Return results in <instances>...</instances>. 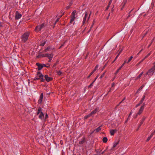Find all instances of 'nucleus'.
<instances>
[{
    "label": "nucleus",
    "instance_id": "obj_61",
    "mask_svg": "<svg viewBox=\"0 0 155 155\" xmlns=\"http://www.w3.org/2000/svg\"><path fill=\"white\" fill-rule=\"evenodd\" d=\"M143 102V101H142L141 100H140V101L139 103L140 105L141 104H142Z\"/></svg>",
    "mask_w": 155,
    "mask_h": 155
},
{
    "label": "nucleus",
    "instance_id": "obj_38",
    "mask_svg": "<svg viewBox=\"0 0 155 155\" xmlns=\"http://www.w3.org/2000/svg\"><path fill=\"white\" fill-rule=\"evenodd\" d=\"M46 41H44V42L43 43H41L40 44V45L42 46H44V45H45V44L46 43Z\"/></svg>",
    "mask_w": 155,
    "mask_h": 155
},
{
    "label": "nucleus",
    "instance_id": "obj_40",
    "mask_svg": "<svg viewBox=\"0 0 155 155\" xmlns=\"http://www.w3.org/2000/svg\"><path fill=\"white\" fill-rule=\"evenodd\" d=\"M94 71H92L91 73L87 77V78H89L93 74V73H94Z\"/></svg>",
    "mask_w": 155,
    "mask_h": 155
},
{
    "label": "nucleus",
    "instance_id": "obj_59",
    "mask_svg": "<svg viewBox=\"0 0 155 155\" xmlns=\"http://www.w3.org/2000/svg\"><path fill=\"white\" fill-rule=\"evenodd\" d=\"M154 134L153 133H152L150 135V136H149L151 138V137H152V136H153V135H154Z\"/></svg>",
    "mask_w": 155,
    "mask_h": 155
},
{
    "label": "nucleus",
    "instance_id": "obj_42",
    "mask_svg": "<svg viewBox=\"0 0 155 155\" xmlns=\"http://www.w3.org/2000/svg\"><path fill=\"white\" fill-rule=\"evenodd\" d=\"M42 65H43V67H46L47 68L50 67L49 65L48 66H47L46 64H42Z\"/></svg>",
    "mask_w": 155,
    "mask_h": 155
},
{
    "label": "nucleus",
    "instance_id": "obj_7",
    "mask_svg": "<svg viewBox=\"0 0 155 155\" xmlns=\"http://www.w3.org/2000/svg\"><path fill=\"white\" fill-rule=\"evenodd\" d=\"M53 54H45V57H47L48 58H52L53 56Z\"/></svg>",
    "mask_w": 155,
    "mask_h": 155
},
{
    "label": "nucleus",
    "instance_id": "obj_13",
    "mask_svg": "<svg viewBox=\"0 0 155 155\" xmlns=\"http://www.w3.org/2000/svg\"><path fill=\"white\" fill-rule=\"evenodd\" d=\"M143 109L144 108L142 107H140L138 112L137 113V114L140 115L143 112Z\"/></svg>",
    "mask_w": 155,
    "mask_h": 155
},
{
    "label": "nucleus",
    "instance_id": "obj_28",
    "mask_svg": "<svg viewBox=\"0 0 155 155\" xmlns=\"http://www.w3.org/2000/svg\"><path fill=\"white\" fill-rule=\"evenodd\" d=\"M123 50V48H121V49L120 48L119 49V50L118 51L119 52V53L118 54V55H119L121 53Z\"/></svg>",
    "mask_w": 155,
    "mask_h": 155
},
{
    "label": "nucleus",
    "instance_id": "obj_15",
    "mask_svg": "<svg viewBox=\"0 0 155 155\" xmlns=\"http://www.w3.org/2000/svg\"><path fill=\"white\" fill-rule=\"evenodd\" d=\"M44 117V114L42 112H41L39 116V117L40 119H42Z\"/></svg>",
    "mask_w": 155,
    "mask_h": 155
},
{
    "label": "nucleus",
    "instance_id": "obj_9",
    "mask_svg": "<svg viewBox=\"0 0 155 155\" xmlns=\"http://www.w3.org/2000/svg\"><path fill=\"white\" fill-rule=\"evenodd\" d=\"M127 0H124L123 2H122L121 5H122V7L121 8V10H122L123 8H124L125 5H126V3H127Z\"/></svg>",
    "mask_w": 155,
    "mask_h": 155
},
{
    "label": "nucleus",
    "instance_id": "obj_58",
    "mask_svg": "<svg viewBox=\"0 0 155 155\" xmlns=\"http://www.w3.org/2000/svg\"><path fill=\"white\" fill-rule=\"evenodd\" d=\"M48 115L47 114H45V119H46V118H48Z\"/></svg>",
    "mask_w": 155,
    "mask_h": 155
},
{
    "label": "nucleus",
    "instance_id": "obj_32",
    "mask_svg": "<svg viewBox=\"0 0 155 155\" xmlns=\"http://www.w3.org/2000/svg\"><path fill=\"white\" fill-rule=\"evenodd\" d=\"M50 48V47H48L46 49L44 50L45 52H46L48 51L49 50Z\"/></svg>",
    "mask_w": 155,
    "mask_h": 155
},
{
    "label": "nucleus",
    "instance_id": "obj_30",
    "mask_svg": "<svg viewBox=\"0 0 155 155\" xmlns=\"http://www.w3.org/2000/svg\"><path fill=\"white\" fill-rule=\"evenodd\" d=\"M39 26H36L35 27V31H38V29H39Z\"/></svg>",
    "mask_w": 155,
    "mask_h": 155
},
{
    "label": "nucleus",
    "instance_id": "obj_55",
    "mask_svg": "<svg viewBox=\"0 0 155 155\" xmlns=\"http://www.w3.org/2000/svg\"><path fill=\"white\" fill-rule=\"evenodd\" d=\"M106 65H107V64H105L104 66L103 67V68L102 69V71H103V69H104L106 67Z\"/></svg>",
    "mask_w": 155,
    "mask_h": 155
},
{
    "label": "nucleus",
    "instance_id": "obj_8",
    "mask_svg": "<svg viewBox=\"0 0 155 155\" xmlns=\"http://www.w3.org/2000/svg\"><path fill=\"white\" fill-rule=\"evenodd\" d=\"M43 94L42 93L40 95V98L38 101V103L39 104H40L42 102L43 99Z\"/></svg>",
    "mask_w": 155,
    "mask_h": 155
},
{
    "label": "nucleus",
    "instance_id": "obj_26",
    "mask_svg": "<svg viewBox=\"0 0 155 155\" xmlns=\"http://www.w3.org/2000/svg\"><path fill=\"white\" fill-rule=\"evenodd\" d=\"M146 117L145 116H143L142 118V119L141 120V122L140 123H141V124H143V122L144 121V120H145V119H146Z\"/></svg>",
    "mask_w": 155,
    "mask_h": 155
},
{
    "label": "nucleus",
    "instance_id": "obj_17",
    "mask_svg": "<svg viewBox=\"0 0 155 155\" xmlns=\"http://www.w3.org/2000/svg\"><path fill=\"white\" fill-rule=\"evenodd\" d=\"M117 130H111L110 131V133L111 135H114L115 131H117Z\"/></svg>",
    "mask_w": 155,
    "mask_h": 155
},
{
    "label": "nucleus",
    "instance_id": "obj_14",
    "mask_svg": "<svg viewBox=\"0 0 155 155\" xmlns=\"http://www.w3.org/2000/svg\"><path fill=\"white\" fill-rule=\"evenodd\" d=\"M102 125H101L97 127V128L96 129L94 130V131H96V133H97L99 132L101 130V127H102Z\"/></svg>",
    "mask_w": 155,
    "mask_h": 155
},
{
    "label": "nucleus",
    "instance_id": "obj_1",
    "mask_svg": "<svg viewBox=\"0 0 155 155\" xmlns=\"http://www.w3.org/2000/svg\"><path fill=\"white\" fill-rule=\"evenodd\" d=\"M29 35V33L26 32L21 37V41L23 43H25L28 39Z\"/></svg>",
    "mask_w": 155,
    "mask_h": 155
},
{
    "label": "nucleus",
    "instance_id": "obj_47",
    "mask_svg": "<svg viewBox=\"0 0 155 155\" xmlns=\"http://www.w3.org/2000/svg\"><path fill=\"white\" fill-rule=\"evenodd\" d=\"M145 97H146L145 96V95H144L143 96V97L141 99V100L142 101H144V99H145Z\"/></svg>",
    "mask_w": 155,
    "mask_h": 155
},
{
    "label": "nucleus",
    "instance_id": "obj_39",
    "mask_svg": "<svg viewBox=\"0 0 155 155\" xmlns=\"http://www.w3.org/2000/svg\"><path fill=\"white\" fill-rule=\"evenodd\" d=\"M106 72V71H105L104 73H103V74L101 75V77H100V78H102L104 75L105 74Z\"/></svg>",
    "mask_w": 155,
    "mask_h": 155
},
{
    "label": "nucleus",
    "instance_id": "obj_62",
    "mask_svg": "<svg viewBox=\"0 0 155 155\" xmlns=\"http://www.w3.org/2000/svg\"><path fill=\"white\" fill-rule=\"evenodd\" d=\"M140 105V104L138 103V104H137L136 105V106H135V107L136 108H137V107H138V106H139Z\"/></svg>",
    "mask_w": 155,
    "mask_h": 155
},
{
    "label": "nucleus",
    "instance_id": "obj_31",
    "mask_svg": "<svg viewBox=\"0 0 155 155\" xmlns=\"http://www.w3.org/2000/svg\"><path fill=\"white\" fill-rule=\"evenodd\" d=\"M125 98H126L125 97H124L123 98V99L122 100V101L121 102H120L118 105H117V106L116 107H117V106H119L120 105V104H121V103L123 102V101L124 100H125Z\"/></svg>",
    "mask_w": 155,
    "mask_h": 155
},
{
    "label": "nucleus",
    "instance_id": "obj_64",
    "mask_svg": "<svg viewBox=\"0 0 155 155\" xmlns=\"http://www.w3.org/2000/svg\"><path fill=\"white\" fill-rule=\"evenodd\" d=\"M119 55H118V54L116 56V57H115L114 60V61H115L116 59L117 58H118V57Z\"/></svg>",
    "mask_w": 155,
    "mask_h": 155
},
{
    "label": "nucleus",
    "instance_id": "obj_45",
    "mask_svg": "<svg viewBox=\"0 0 155 155\" xmlns=\"http://www.w3.org/2000/svg\"><path fill=\"white\" fill-rule=\"evenodd\" d=\"M132 11V10H131L130 11V12H129L128 13V14H129V15H128V16H127V18H129L131 15L130 14V13Z\"/></svg>",
    "mask_w": 155,
    "mask_h": 155
},
{
    "label": "nucleus",
    "instance_id": "obj_50",
    "mask_svg": "<svg viewBox=\"0 0 155 155\" xmlns=\"http://www.w3.org/2000/svg\"><path fill=\"white\" fill-rule=\"evenodd\" d=\"M145 105H146L144 103H143V104H142V105L141 106V107H143V108H144V106H145Z\"/></svg>",
    "mask_w": 155,
    "mask_h": 155
},
{
    "label": "nucleus",
    "instance_id": "obj_6",
    "mask_svg": "<svg viewBox=\"0 0 155 155\" xmlns=\"http://www.w3.org/2000/svg\"><path fill=\"white\" fill-rule=\"evenodd\" d=\"M45 80L48 82H49L50 81H52L53 80V78L48 77L47 75H45Z\"/></svg>",
    "mask_w": 155,
    "mask_h": 155
},
{
    "label": "nucleus",
    "instance_id": "obj_48",
    "mask_svg": "<svg viewBox=\"0 0 155 155\" xmlns=\"http://www.w3.org/2000/svg\"><path fill=\"white\" fill-rule=\"evenodd\" d=\"M37 75H41V74H42V73L40 71H38L37 73Z\"/></svg>",
    "mask_w": 155,
    "mask_h": 155
},
{
    "label": "nucleus",
    "instance_id": "obj_63",
    "mask_svg": "<svg viewBox=\"0 0 155 155\" xmlns=\"http://www.w3.org/2000/svg\"><path fill=\"white\" fill-rule=\"evenodd\" d=\"M49 59L48 62H50L52 60V58H49Z\"/></svg>",
    "mask_w": 155,
    "mask_h": 155
},
{
    "label": "nucleus",
    "instance_id": "obj_56",
    "mask_svg": "<svg viewBox=\"0 0 155 155\" xmlns=\"http://www.w3.org/2000/svg\"><path fill=\"white\" fill-rule=\"evenodd\" d=\"M112 0H110V1L109 2V4H108V5H110L112 3Z\"/></svg>",
    "mask_w": 155,
    "mask_h": 155
},
{
    "label": "nucleus",
    "instance_id": "obj_4",
    "mask_svg": "<svg viewBox=\"0 0 155 155\" xmlns=\"http://www.w3.org/2000/svg\"><path fill=\"white\" fill-rule=\"evenodd\" d=\"M36 65L38 67V71L41 70L43 68L42 64H40L38 63H37L36 64Z\"/></svg>",
    "mask_w": 155,
    "mask_h": 155
},
{
    "label": "nucleus",
    "instance_id": "obj_34",
    "mask_svg": "<svg viewBox=\"0 0 155 155\" xmlns=\"http://www.w3.org/2000/svg\"><path fill=\"white\" fill-rule=\"evenodd\" d=\"M57 73L59 76L61 75L62 74V72L60 71H57Z\"/></svg>",
    "mask_w": 155,
    "mask_h": 155
},
{
    "label": "nucleus",
    "instance_id": "obj_54",
    "mask_svg": "<svg viewBox=\"0 0 155 155\" xmlns=\"http://www.w3.org/2000/svg\"><path fill=\"white\" fill-rule=\"evenodd\" d=\"M110 7V5H108L107 6V7H106V8L105 9V10H107L108 8H109Z\"/></svg>",
    "mask_w": 155,
    "mask_h": 155
},
{
    "label": "nucleus",
    "instance_id": "obj_37",
    "mask_svg": "<svg viewBox=\"0 0 155 155\" xmlns=\"http://www.w3.org/2000/svg\"><path fill=\"white\" fill-rule=\"evenodd\" d=\"M98 65H97L96 66L94 69L93 71H94H94L97 70V68H98Z\"/></svg>",
    "mask_w": 155,
    "mask_h": 155
},
{
    "label": "nucleus",
    "instance_id": "obj_22",
    "mask_svg": "<svg viewBox=\"0 0 155 155\" xmlns=\"http://www.w3.org/2000/svg\"><path fill=\"white\" fill-rule=\"evenodd\" d=\"M85 138H84L82 140H81V141H80L79 142V143L80 144H83L85 142Z\"/></svg>",
    "mask_w": 155,
    "mask_h": 155
},
{
    "label": "nucleus",
    "instance_id": "obj_51",
    "mask_svg": "<svg viewBox=\"0 0 155 155\" xmlns=\"http://www.w3.org/2000/svg\"><path fill=\"white\" fill-rule=\"evenodd\" d=\"M151 138L150 137H149L147 139V140H146V141L147 142H148V141L150 140V139Z\"/></svg>",
    "mask_w": 155,
    "mask_h": 155
},
{
    "label": "nucleus",
    "instance_id": "obj_18",
    "mask_svg": "<svg viewBox=\"0 0 155 155\" xmlns=\"http://www.w3.org/2000/svg\"><path fill=\"white\" fill-rule=\"evenodd\" d=\"M38 26H39V28L38 30L40 31L42 28L44 27L45 25L44 23H43L41 25H39Z\"/></svg>",
    "mask_w": 155,
    "mask_h": 155
},
{
    "label": "nucleus",
    "instance_id": "obj_33",
    "mask_svg": "<svg viewBox=\"0 0 155 155\" xmlns=\"http://www.w3.org/2000/svg\"><path fill=\"white\" fill-rule=\"evenodd\" d=\"M95 81V80H94L92 82L89 86L88 87L91 88L92 87V86L93 85V84L94 83Z\"/></svg>",
    "mask_w": 155,
    "mask_h": 155
},
{
    "label": "nucleus",
    "instance_id": "obj_16",
    "mask_svg": "<svg viewBox=\"0 0 155 155\" xmlns=\"http://www.w3.org/2000/svg\"><path fill=\"white\" fill-rule=\"evenodd\" d=\"M44 57H45V54H40L37 56L36 58H39Z\"/></svg>",
    "mask_w": 155,
    "mask_h": 155
},
{
    "label": "nucleus",
    "instance_id": "obj_53",
    "mask_svg": "<svg viewBox=\"0 0 155 155\" xmlns=\"http://www.w3.org/2000/svg\"><path fill=\"white\" fill-rule=\"evenodd\" d=\"M114 5L113 6V7L112 8V9H111V13H112L114 11Z\"/></svg>",
    "mask_w": 155,
    "mask_h": 155
},
{
    "label": "nucleus",
    "instance_id": "obj_52",
    "mask_svg": "<svg viewBox=\"0 0 155 155\" xmlns=\"http://www.w3.org/2000/svg\"><path fill=\"white\" fill-rule=\"evenodd\" d=\"M93 25H91V27H90V29H89V31L87 32V33H88L90 32V31L91 30V28L93 27Z\"/></svg>",
    "mask_w": 155,
    "mask_h": 155
},
{
    "label": "nucleus",
    "instance_id": "obj_43",
    "mask_svg": "<svg viewBox=\"0 0 155 155\" xmlns=\"http://www.w3.org/2000/svg\"><path fill=\"white\" fill-rule=\"evenodd\" d=\"M60 19V18H57V19H56V21H55L54 23V25H55L56 23H57L58 22L59 20Z\"/></svg>",
    "mask_w": 155,
    "mask_h": 155
},
{
    "label": "nucleus",
    "instance_id": "obj_20",
    "mask_svg": "<svg viewBox=\"0 0 155 155\" xmlns=\"http://www.w3.org/2000/svg\"><path fill=\"white\" fill-rule=\"evenodd\" d=\"M42 108L41 107H39L38 109V111L37 112V115H38L40 113H41V112H42L41 111V110H42Z\"/></svg>",
    "mask_w": 155,
    "mask_h": 155
},
{
    "label": "nucleus",
    "instance_id": "obj_41",
    "mask_svg": "<svg viewBox=\"0 0 155 155\" xmlns=\"http://www.w3.org/2000/svg\"><path fill=\"white\" fill-rule=\"evenodd\" d=\"M143 73V72H142L140 74L138 75V76L137 78H140L141 77V76H142V75Z\"/></svg>",
    "mask_w": 155,
    "mask_h": 155
},
{
    "label": "nucleus",
    "instance_id": "obj_35",
    "mask_svg": "<svg viewBox=\"0 0 155 155\" xmlns=\"http://www.w3.org/2000/svg\"><path fill=\"white\" fill-rule=\"evenodd\" d=\"M151 51H150V53H148L147 55H146L144 58V59H145L146 58L148 57L151 54Z\"/></svg>",
    "mask_w": 155,
    "mask_h": 155
},
{
    "label": "nucleus",
    "instance_id": "obj_36",
    "mask_svg": "<svg viewBox=\"0 0 155 155\" xmlns=\"http://www.w3.org/2000/svg\"><path fill=\"white\" fill-rule=\"evenodd\" d=\"M154 2H154V1H153L152 2V3L151 4V7H152V8H153V7L154 4Z\"/></svg>",
    "mask_w": 155,
    "mask_h": 155
},
{
    "label": "nucleus",
    "instance_id": "obj_60",
    "mask_svg": "<svg viewBox=\"0 0 155 155\" xmlns=\"http://www.w3.org/2000/svg\"><path fill=\"white\" fill-rule=\"evenodd\" d=\"M145 60L144 58H143L142 60H141V61L138 63V64H137V65H138L139 64H140L141 62H142L143 60Z\"/></svg>",
    "mask_w": 155,
    "mask_h": 155
},
{
    "label": "nucleus",
    "instance_id": "obj_5",
    "mask_svg": "<svg viewBox=\"0 0 155 155\" xmlns=\"http://www.w3.org/2000/svg\"><path fill=\"white\" fill-rule=\"evenodd\" d=\"M21 14L19 13L18 11H17L15 13V18L16 19H18L21 18Z\"/></svg>",
    "mask_w": 155,
    "mask_h": 155
},
{
    "label": "nucleus",
    "instance_id": "obj_29",
    "mask_svg": "<svg viewBox=\"0 0 155 155\" xmlns=\"http://www.w3.org/2000/svg\"><path fill=\"white\" fill-rule=\"evenodd\" d=\"M133 58V56H130V57L128 61L127 62V63H128L131 61Z\"/></svg>",
    "mask_w": 155,
    "mask_h": 155
},
{
    "label": "nucleus",
    "instance_id": "obj_3",
    "mask_svg": "<svg viewBox=\"0 0 155 155\" xmlns=\"http://www.w3.org/2000/svg\"><path fill=\"white\" fill-rule=\"evenodd\" d=\"M155 70V66H153L147 72V74L149 75L150 73L152 74L154 73V70Z\"/></svg>",
    "mask_w": 155,
    "mask_h": 155
},
{
    "label": "nucleus",
    "instance_id": "obj_10",
    "mask_svg": "<svg viewBox=\"0 0 155 155\" xmlns=\"http://www.w3.org/2000/svg\"><path fill=\"white\" fill-rule=\"evenodd\" d=\"M40 78V81L41 82H44L45 81V80L44 79L43 77L44 76L43 74H41V75H39L38 76Z\"/></svg>",
    "mask_w": 155,
    "mask_h": 155
},
{
    "label": "nucleus",
    "instance_id": "obj_57",
    "mask_svg": "<svg viewBox=\"0 0 155 155\" xmlns=\"http://www.w3.org/2000/svg\"><path fill=\"white\" fill-rule=\"evenodd\" d=\"M143 49L142 48V49L137 54V55H139V54L142 51H143Z\"/></svg>",
    "mask_w": 155,
    "mask_h": 155
},
{
    "label": "nucleus",
    "instance_id": "obj_46",
    "mask_svg": "<svg viewBox=\"0 0 155 155\" xmlns=\"http://www.w3.org/2000/svg\"><path fill=\"white\" fill-rule=\"evenodd\" d=\"M154 39V38L153 39L152 41V42H151V43L149 45H148V48H149V47L151 46V45L152 44V42H153V40Z\"/></svg>",
    "mask_w": 155,
    "mask_h": 155
},
{
    "label": "nucleus",
    "instance_id": "obj_49",
    "mask_svg": "<svg viewBox=\"0 0 155 155\" xmlns=\"http://www.w3.org/2000/svg\"><path fill=\"white\" fill-rule=\"evenodd\" d=\"M65 42H64V43L62 44L60 46V47H59V49H60L61 48H62V46L64 45V44H65Z\"/></svg>",
    "mask_w": 155,
    "mask_h": 155
},
{
    "label": "nucleus",
    "instance_id": "obj_27",
    "mask_svg": "<svg viewBox=\"0 0 155 155\" xmlns=\"http://www.w3.org/2000/svg\"><path fill=\"white\" fill-rule=\"evenodd\" d=\"M91 116V114L90 113V114L87 115L85 116V117H84V119H85V120L87 119L88 118L90 117Z\"/></svg>",
    "mask_w": 155,
    "mask_h": 155
},
{
    "label": "nucleus",
    "instance_id": "obj_44",
    "mask_svg": "<svg viewBox=\"0 0 155 155\" xmlns=\"http://www.w3.org/2000/svg\"><path fill=\"white\" fill-rule=\"evenodd\" d=\"M40 78V77H39L38 78L37 77V76L34 79V80L36 81V80H39Z\"/></svg>",
    "mask_w": 155,
    "mask_h": 155
},
{
    "label": "nucleus",
    "instance_id": "obj_2",
    "mask_svg": "<svg viewBox=\"0 0 155 155\" xmlns=\"http://www.w3.org/2000/svg\"><path fill=\"white\" fill-rule=\"evenodd\" d=\"M77 11L76 10H74L72 12L71 18V20L69 22V24H71L75 19V15L76 14Z\"/></svg>",
    "mask_w": 155,
    "mask_h": 155
},
{
    "label": "nucleus",
    "instance_id": "obj_12",
    "mask_svg": "<svg viewBox=\"0 0 155 155\" xmlns=\"http://www.w3.org/2000/svg\"><path fill=\"white\" fill-rule=\"evenodd\" d=\"M98 108H96L94 110L92 111L90 113V114L91 115H92L93 114H95L97 113V111H98Z\"/></svg>",
    "mask_w": 155,
    "mask_h": 155
},
{
    "label": "nucleus",
    "instance_id": "obj_21",
    "mask_svg": "<svg viewBox=\"0 0 155 155\" xmlns=\"http://www.w3.org/2000/svg\"><path fill=\"white\" fill-rule=\"evenodd\" d=\"M103 142L104 143H106L107 141V138L106 137H104L103 138Z\"/></svg>",
    "mask_w": 155,
    "mask_h": 155
},
{
    "label": "nucleus",
    "instance_id": "obj_24",
    "mask_svg": "<svg viewBox=\"0 0 155 155\" xmlns=\"http://www.w3.org/2000/svg\"><path fill=\"white\" fill-rule=\"evenodd\" d=\"M119 141H120V140H119L117 142L115 143H114V144L113 145V146L112 147V148H115L116 146L119 144Z\"/></svg>",
    "mask_w": 155,
    "mask_h": 155
},
{
    "label": "nucleus",
    "instance_id": "obj_25",
    "mask_svg": "<svg viewBox=\"0 0 155 155\" xmlns=\"http://www.w3.org/2000/svg\"><path fill=\"white\" fill-rule=\"evenodd\" d=\"M95 151L97 153V155H101V150L99 151V150H95Z\"/></svg>",
    "mask_w": 155,
    "mask_h": 155
},
{
    "label": "nucleus",
    "instance_id": "obj_11",
    "mask_svg": "<svg viewBox=\"0 0 155 155\" xmlns=\"http://www.w3.org/2000/svg\"><path fill=\"white\" fill-rule=\"evenodd\" d=\"M87 15H88V14H87V12H85V16L83 20V25L85 23V22L86 21L87 17Z\"/></svg>",
    "mask_w": 155,
    "mask_h": 155
},
{
    "label": "nucleus",
    "instance_id": "obj_19",
    "mask_svg": "<svg viewBox=\"0 0 155 155\" xmlns=\"http://www.w3.org/2000/svg\"><path fill=\"white\" fill-rule=\"evenodd\" d=\"M124 66V64H122L121 66L117 70L116 72L115 73V74H117V73L119 72V71Z\"/></svg>",
    "mask_w": 155,
    "mask_h": 155
},
{
    "label": "nucleus",
    "instance_id": "obj_23",
    "mask_svg": "<svg viewBox=\"0 0 155 155\" xmlns=\"http://www.w3.org/2000/svg\"><path fill=\"white\" fill-rule=\"evenodd\" d=\"M144 85L143 84L142 86L138 89L136 93L138 92L141 89L143 88L144 87Z\"/></svg>",
    "mask_w": 155,
    "mask_h": 155
}]
</instances>
